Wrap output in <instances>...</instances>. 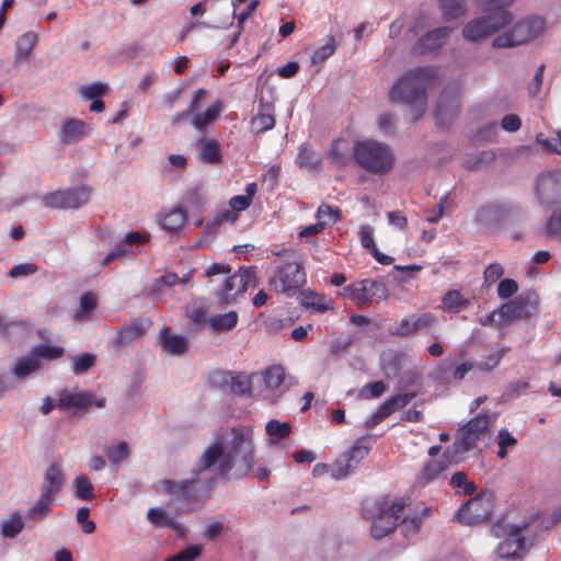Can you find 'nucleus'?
Here are the masks:
<instances>
[{
  "instance_id": "nucleus-27",
  "label": "nucleus",
  "mask_w": 561,
  "mask_h": 561,
  "mask_svg": "<svg viewBox=\"0 0 561 561\" xmlns=\"http://www.w3.org/2000/svg\"><path fill=\"white\" fill-rule=\"evenodd\" d=\"M219 377L222 382L230 385V390L237 394H249L252 391V381L244 374H232L231 371H217L214 378Z\"/></svg>"
},
{
  "instance_id": "nucleus-8",
  "label": "nucleus",
  "mask_w": 561,
  "mask_h": 561,
  "mask_svg": "<svg viewBox=\"0 0 561 561\" xmlns=\"http://www.w3.org/2000/svg\"><path fill=\"white\" fill-rule=\"evenodd\" d=\"M543 30V19L529 16L514 24V26L504 34L497 35L493 39V46L504 48L523 45L537 38Z\"/></svg>"
},
{
  "instance_id": "nucleus-20",
  "label": "nucleus",
  "mask_w": 561,
  "mask_h": 561,
  "mask_svg": "<svg viewBox=\"0 0 561 561\" xmlns=\"http://www.w3.org/2000/svg\"><path fill=\"white\" fill-rule=\"evenodd\" d=\"M199 484L201 482L195 478L181 481L164 479L161 482L163 491L175 502L198 501Z\"/></svg>"
},
{
  "instance_id": "nucleus-10",
  "label": "nucleus",
  "mask_w": 561,
  "mask_h": 561,
  "mask_svg": "<svg viewBox=\"0 0 561 561\" xmlns=\"http://www.w3.org/2000/svg\"><path fill=\"white\" fill-rule=\"evenodd\" d=\"M91 194V187L81 184L49 192L42 197V203L47 208L78 209L90 201Z\"/></svg>"
},
{
  "instance_id": "nucleus-63",
  "label": "nucleus",
  "mask_w": 561,
  "mask_h": 561,
  "mask_svg": "<svg viewBox=\"0 0 561 561\" xmlns=\"http://www.w3.org/2000/svg\"><path fill=\"white\" fill-rule=\"evenodd\" d=\"M517 290V283L511 278L502 279L497 285V295L502 299L512 297Z\"/></svg>"
},
{
  "instance_id": "nucleus-1",
  "label": "nucleus",
  "mask_w": 561,
  "mask_h": 561,
  "mask_svg": "<svg viewBox=\"0 0 561 561\" xmlns=\"http://www.w3.org/2000/svg\"><path fill=\"white\" fill-rule=\"evenodd\" d=\"M233 437L227 449L221 442L211 443L202 454L195 474L216 467L218 477H226L234 467L237 474L247 476L255 465L253 432L250 428H233Z\"/></svg>"
},
{
  "instance_id": "nucleus-19",
  "label": "nucleus",
  "mask_w": 561,
  "mask_h": 561,
  "mask_svg": "<svg viewBox=\"0 0 561 561\" xmlns=\"http://www.w3.org/2000/svg\"><path fill=\"white\" fill-rule=\"evenodd\" d=\"M438 323V318L432 312L411 314L403 318L391 331L392 335L407 337L423 331H428Z\"/></svg>"
},
{
  "instance_id": "nucleus-11",
  "label": "nucleus",
  "mask_w": 561,
  "mask_h": 561,
  "mask_svg": "<svg viewBox=\"0 0 561 561\" xmlns=\"http://www.w3.org/2000/svg\"><path fill=\"white\" fill-rule=\"evenodd\" d=\"M370 449L371 442L368 436L356 439L353 446L334 461L332 478L340 480L347 477L368 456Z\"/></svg>"
},
{
  "instance_id": "nucleus-55",
  "label": "nucleus",
  "mask_w": 561,
  "mask_h": 561,
  "mask_svg": "<svg viewBox=\"0 0 561 561\" xmlns=\"http://www.w3.org/2000/svg\"><path fill=\"white\" fill-rule=\"evenodd\" d=\"M108 90L110 88L106 83L93 82L91 84L81 87L80 94L82 98L87 100H96L105 95L108 92Z\"/></svg>"
},
{
  "instance_id": "nucleus-4",
  "label": "nucleus",
  "mask_w": 561,
  "mask_h": 561,
  "mask_svg": "<svg viewBox=\"0 0 561 561\" xmlns=\"http://www.w3.org/2000/svg\"><path fill=\"white\" fill-rule=\"evenodd\" d=\"M355 162L365 171L375 175L388 174L394 164V156L387 144L365 139L353 146Z\"/></svg>"
},
{
  "instance_id": "nucleus-2",
  "label": "nucleus",
  "mask_w": 561,
  "mask_h": 561,
  "mask_svg": "<svg viewBox=\"0 0 561 561\" xmlns=\"http://www.w3.org/2000/svg\"><path fill=\"white\" fill-rule=\"evenodd\" d=\"M436 70L432 67H420L407 72L391 88L389 99L411 107V122L421 118L426 110V90L434 83Z\"/></svg>"
},
{
  "instance_id": "nucleus-58",
  "label": "nucleus",
  "mask_w": 561,
  "mask_h": 561,
  "mask_svg": "<svg viewBox=\"0 0 561 561\" xmlns=\"http://www.w3.org/2000/svg\"><path fill=\"white\" fill-rule=\"evenodd\" d=\"M335 39L333 36H330L327 44L313 51L311 56L312 64H322L335 53Z\"/></svg>"
},
{
  "instance_id": "nucleus-41",
  "label": "nucleus",
  "mask_w": 561,
  "mask_h": 561,
  "mask_svg": "<svg viewBox=\"0 0 561 561\" xmlns=\"http://www.w3.org/2000/svg\"><path fill=\"white\" fill-rule=\"evenodd\" d=\"M39 368H41V363L33 355V352H31L30 356L20 358L15 363V365L12 369V373L16 378L21 379V378H25L26 376L36 371Z\"/></svg>"
},
{
  "instance_id": "nucleus-40",
  "label": "nucleus",
  "mask_w": 561,
  "mask_h": 561,
  "mask_svg": "<svg viewBox=\"0 0 561 561\" xmlns=\"http://www.w3.org/2000/svg\"><path fill=\"white\" fill-rule=\"evenodd\" d=\"M24 528V522L19 513L11 514L0 525L1 535L4 538H15Z\"/></svg>"
},
{
  "instance_id": "nucleus-52",
  "label": "nucleus",
  "mask_w": 561,
  "mask_h": 561,
  "mask_svg": "<svg viewBox=\"0 0 561 561\" xmlns=\"http://www.w3.org/2000/svg\"><path fill=\"white\" fill-rule=\"evenodd\" d=\"M105 454L113 465H118L129 456V448L126 442H119L116 446H111L105 449Z\"/></svg>"
},
{
  "instance_id": "nucleus-60",
  "label": "nucleus",
  "mask_w": 561,
  "mask_h": 561,
  "mask_svg": "<svg viewBox=\"0 0 561 561\" xmlns=\"http://www.w3.org/2000/svg\"><path fill=\"white\" fill-rule=\"evenodd\" d=\"M38 271V266L32 262H24L13 265L8 272V276L11 278H19L22 276H30Z\"/></svg>"
},
{
  "instance_id": "nucleus-3",
  "label": "nucleus",
  "mask_w": 561,
  "mask_h": 561,
  "mask_svg": "<svg viewBox=\"0 0 561 561\" xmlns=\"http://www.w3.org/2000/svg\"><path fill=\"white\" fill-rule=\"evenodd\" d=\"M407 505L404 499L397 502H391L389 497L365 501L362 505V516L371 522V536L380 539L394 530Z\"/></svg>"
},
{
  "instance_id": "nucleus-23",
  "label": "nucleus",
  "mask_w": 561,
  "mask_h": 561,
  "mask_svg": "<svg viewBox=\"0 0 561 561\" xmlns=\"http://www.w3.org/2000/svg\"><path fill=\"white\" fill-rule=\"evenodd\" d=\"M64 484L65 476L62 469L58 463L54 462L47 468L44 474L41 494L54 500L64 488Z\"/></svg>"
},
{
  "instance_id": "nucleus-43",
  "label": "nucleus",
  "mask_w": 561,
  "mask_h": 561,
  "mask_svg": "<svg viewBox=\"0 0 561 561\" xmlns=\"http://www.w3.org/2000/svg\"><path fill=\"white\" fill-rule=\"evenodd\" d=\"M53 507L54 500L41 494L39 499L27 511V518L32 520H41L51 512Z\"/></svg>"
},
{
  "instance_id": "nucleus-6",
  "label": "nucleus",
  "mask_w": 561,
  "mask_h": 561,
  "mask_svg": "<svg viewBox=\"0 0 561 561\" xmlns=\"http://www.w3.org/2000/svg\"><path fill=\"white\" fill-rule=\"evenodd\" d=\"M526 525H514L507 517L500 518L491 527V534L496 538H504L496 547V554L503 559H518L527 550L526 540L522 531Z\"/></svg>"
},
{
  "instance_id": "nucleus-32",
  "label": "nucleus",
  "mask_w": 561,
  "mask_h": 561,
  "mask_svg": "<svg viewBox=\"0 0 561 561\" xmlns=\"http://www.w3.org/2000/svg\"><path fill=\"white\" fill-rule=\"evenodd\" d=\"M447 463L444 460L434 459L427 461L420 473L417 474L416 482L420 485H426L430 482L439 478V476L446 470Z\"/></svg>"
},
{
  "instance_id": "nucleus-35",
  "label": "nucleus",
  "mask_w": 561,
  "mask_h": 561,
  "mask_svg": "<svg viewBox=\"0 0 561 561\" xmlns=\"http://www.w3.org/2000/svg\"><path fill=\"white\" fill-rule=\"evenodd\" d=\"M38 42L36 33L26 32L22 34L15 44V59L16 62H22L28 59L33 48Z\"/></svg>"
},
{
  "instance_id": "nucleus-12",
  "label": "nucleus",
  "mask_w": 561,
  "mask_h": 561,
  "mask_svg": "<svg viewBox=\"0 0 561 561\" xmlns=\"http://www.w3.org/2000/svg\"><path fill=\"white\" fill-rule=\"evenodd\" d=\"M343 295L362 307L373 301L385 300L389 294L382 282L366 278L345 286Z\"/></svg>"
},
{
  "instance_id": "nucleus-44",
  "label": "nucleus",
  "mask_w": 561,
  "mask_h": 561,
  "mask_svg": "<svg viewBox=\"0 0 561 561\" xmlns=\"http://www.w3.org/2000/svg\"><path fill=\"white\" fill-rule=\"evenodd\" d=\"M439 7L443 13V18L446 21L458 19L465 14L466 5L465 0H438Z\"/></svg>"
},
{
  "instance_id": "nucleus-25",
  "label": "nucleus",
  "mask_w": 561,
  "mask_h": 561,
  "mask_svg": "<svg viewBox=\"0 0 561 561\" xmlns=\"http://www.w3.org/2000/svg\"><path fill=\"white\" fill-rule=\"evenodd\" d=\"M222 111V102L214 101L204 112L193 113L191 125L198 131H205L207 126L214 124L220 116Z\"/></svg>"
},
{
  "instance_id": "nucleus-31",
  "label": "nucleus",
  "mask_w": 561,
  "mask_h": 561,
  "mask_svg": "<svg viewBox=\"0 0 561 561\" xmlns=\"http://www.w3.org/2000/svg\"><path fill=\"white\" fill-rule=\"evenodd\" d=\"M239 321L237 311H229L226 313L215 314L208 319V327L211 331L221 333L234 329Z\"/></svg>"
},
{
  "instance_id": "nucleus-51",
  "label": "nucleus",
  "mask_w": 561,
  "mask_h": 561,
  "mask_svg": "<svg viewBox=\"0 0 561 561\" xmlns=\"http://www.w3.org/2000/svg\"><path fill=\"white\" fill-rule=\"evenodd\" d=\"M450 484L454 489H463L465 495H472L477 491V485L472 481H468L467 474L463 471H457L451 476Z\"/></svg>"
},
{
  "instance_id": "nucleus-7",
  "label": "nucleus",
  "mask_w": 561,
  "mask_h": 561,
  "mask_svg": "<svg viewBox=\"0 0 561 561\" xmlns=\"http://www.w3.org/2000/svg\"><path fill=\"white\" fill-rule=\"evenodd\" d=\"M254 267H240L233 274H229L222 282L220 288L215 293L218 305L229 306L236 304L239 296L243 295L248 287H255Z\"/></svg>"
},
{
  "instance_id": "nucleus-34",
  "label": "nucleus",
  "mask_w": 561,
  "mask_h": 561,
  "mask_svg": "<svg viewBox=\"0 0 561 561\" xmlns=\"http://www.w3.org/2000/svg\"><path fill=\"white\" fill-rule=\"evenodd\" d=\"M431 514V508L425 507L421 514L408 515L400 523V531L405 538L414 537L423 523V519Z\"/></svg>"
},
{
  "instance_id": "nucleus-54",
  "label": "nucleus",
  "mask_w": 561,
  "mask_h": 561,
  "mask_svg": "<svg viewBox=\"0 0 561 561\" xmlns=\"http://www.w3.org/2000/svg\"><path fill=\"white\" fill-rule=\"evenodd\" d=\"M265 432L271 437L284 439L289 436L291 427L289 423H280L277 420H271L266 423Z\"/></svg>"
},
{
  "instance_id": "nucleus-18",
  "label": "nucleus",
  "mask_w": 561,
  "mask_h": 561,
  "mask_svg": "<svg viewBox=\"0 0 561 561\" xmlns=\"http://www.w3.org/2000/svg\"><path fill=\"white\" fill-rule=\"evenodd\" d=\"M417 391H408L389 397L379 408L366 420L365 427L371 430L397 410L405 408L415 397Z\"/></svg>"
},
{
  "instance_id": "nucleus-33",
  "label": "nucleus",
  "mask_w": 561,
  "mask_h": 561,
  "mask_svg": "<svg viewBox=\"0 0 561 561\" xmlns=\"http://www.w3.org/2000/svg\"><path fill=\"white\" fill-rule=\"evenodd\" d=\"M147 519L154 527H167L176 530L180 534L182 533V526L162 508H149L147 512Z\"/></svg>"
},
{
  "instance_id": "nucleus-29",
  "label": "nucleus",
  "mask_w": 561,
  "mask_h": 561,
  "mask_svg": "<svg viewBox=\"0 0 561 561\" xmlns=\"http://www.w3.org/2000/svg\"><path fill=\"white\" fill-rule=\"evenodd\" d=\"M160 339L162 350L171 355H182L186 352V339L179 334H173L169 327H163L160 330Z\"/></svg>"
},
{
  "instance_id": "nucleus-46",
  "label": "nucleus",
  "mask_w": 561,
  "mask_h": 561,
  "mask_svg": "<svg viewBox=\"0 0 561 561\" xmlns=\"http://www.w3.org/2000/svg\"><path fill=\"white\" fill-rule=\"evenodd\" d=\"M32 352L38 362L41 358L54 360L60 358L65 354V348L58 345L38 344L33 347Z\"/></svg>"
},
{
  "instance_id": "nucleus-13",
  "label": "nucleus",
  "mask_w": 561,
  "mask_h": 561,
  "mask_svg": "<svg viewBox=\"0 0 561 561\" xmlns=\"http://www.w3.org/2000/svg\"><path fill=\"white\" fill-rule=\"evenodd\" d=\"M493 510V495L480 492L469 499L457 512V519L465 525H477L491 517Z\"/></svg>"
},
{
  "instance_id": "nucleus-48",
  "label": "nucleus",
  "mask_w": 561,
  "mask_h": 561,
  "mask_svg": "<svg viewBox=\"0 0 561 561\" xmlns=\"http://www.w3.org/2000/svg\"><path fill=\"white\" fill-rule=\"evenodd\" d=\"M341 210L329 204L322 203L317 210V222H324V227L334 225L341 218Z\"/></svg>"
},
{
  "instance_id": "nucleus-30",
  "label": "nucleus",
  "mask_w": 561,
  "mask_h": 561,
  "mask_svg": "<svg viewBox=\"0 0 561 561\" xmlns=\"http://www.w3.org/2000/svg\"><path fill=\"white\" fill-rule=\"evenodd\" d=\"M353 146L350 140L344 138H339L333 140L329 157L331 158L332 162L336 164L339 168L346 167L350 153H353Z\"/></svg>"
},
{
  "instance_id": "nucleus-39",
  "label": "nucleus",
  "mask_w": 561,
  "mask_h": 561,
  "mask_svg": "<svg viewBox=\"0 0 561 561\" xmlns=\"http://www.w3.org/2000/svg\"><path fill=\"white\" fill-rule=\"evenodd\" d=\"M257 191L256 183L252 182L245 186V195H237L230 198V209L239 215L240 211L245 210L252 203V199Z\"/></svg>"
},
{
  "instance_id": "nucleus-47",
  "label": "nucleus",
  "mask_w": 561,
  "mask_h": 561,
  "mask_svg": "<svg viewBox=\"0 0 561 561\" xmlns=\"http://www.w3.org/2000/svg\"><path fill=\"white\" fill-rule=\"evenodd\" d=\"M263 379L266 388L275 390L280 387L285 380V369L280 365L268 367L263 373Z\"/></svg>"
},
{
  "instance_id": "nucleus-17",
  "label": "nucleus",
  "mask_w": 561,
  "mask_h": 561,
  "mask_svg": "<svg viewBox=\"0 0 561 561\" xmlns=\"http://www.w3.org/2000/svg\"><path fill=\"white\" fill-rule=\"evenodd\" d=\"M461 93L460 85L457 83L448 85L440 94L437 107L434 113L436 124L447 125L459 112Z\"/></svg>"
},
{
  "instance_id": "nucleus-53",
  "label": "nucleus",
  "mask_w": 561,
  "mask_h": 561,
  "mask_svg": "<svg viewBox=\"0 0 561 561\" xmlns=\"http://www.w3.org/2000/svg\"><path fill=\"white\" fill-rule=\"evenodd\" d=\"M305 306L317 312H325L331 309L330 301L327 297L314 293H309L305 296Z\"/></svg>"
},
{
  "instance_id": "nucleus-26",
  "label": "nucleus",
  "mask_w": 561,
  "mask_h": 561,
  "mask_svg": "<svg viewBox=\"0 0 561 561\" xmlns=\"http://www.w3.org/2000/svg\"><path fill=\"white\" fill-rule=\"evenodd\" d=\"M88 134L87 125L79 118L67 119L60 129V140L65 145L76 144Z\"/></svg>"
},
{
  "instance_id": "nucleus-61",
  "label": "nucleus",
  "mask_w": 561,
  "mask_h": 561,
  "mask_svg": "<svg viewBox=\"0 0 561 561\" xmlns=\"http://www.w3.org/2000/svg\"><path fill=\"white\" fill-rule=\"evenodd\" d=\"M387 388H388V386L382 380L368 382L362 389V396H364L366 398L376 399V398L381 397L383 394V392L387 390Z\"/></svg>"
},
{
  "instance_id": "nucleus-36",
  "label": "nucleus",
  "mask_w": 561,
  "mask_h": 561,
  "mask_svg": "<svg viewBox=\"0 0 561 561\" xmlns=\"http://www.w3.org/2000/svg\"><path fill=\"white\" fill-rule=\"evenodd\" d=\"M296 163L301 169L317 171L321 169V159L310 145L304 144L298 152Z\"/></svg>"
},
{
  "instance_id": "nucleus-16",
  "label": "nucleus",
  "mask_w": 561,
  "mask_h": 561,
  "mask_svg": "<svg viewBox=\"0 0 561 561\" xmlns=\"http://www.w3.org/2000/svg\"><path fill=\"white\" fill-rule=\"evenodd\" d=\"M489 415L480 413L460 428V436L454 443L457 453L470 450L489 427Z\"/></svg>"
},
{
  "instance_id": "nucleus-42",
  "label": "nucleus",
  "mask_w": 561,
  "mask_h": 561,
  "mask_svg": "<svg viewBox=\"0 0 561 561\" xmlns=\"http://www.w3.org/2000/svg\"><path fill=\"white\" fill-rule=\"evenodd\" d=\"M239 219V215L231 209H220L213 214L206 222V229L215 231L224 224H234Z\"/></svg>"
},
{
  "instance_id": "nucleus-64",
  "label": "nucleus",
  "mask_w": 561,
  "mask_h": 561,
  "mask_svg": "<svg viewBox=\"0 0 561 561\" xmlns=\"http://www.w3.org/2000/svg\"><path fill=\"white\" fill-rule=\"evenodd\" d=\"M546 231L549 236L561 237V208L552 213L546 224Z\"/></svg>"
},
{
  "instance_id": "nucleus-56",
  "label": "nucleus",
  "mask_w": 561,
  "mask_h": 561,
  "mask_svg": "<svg viewBox=\"0 0 561 561\" xmlns=\"http://www.w3.org/2000/svg\"><path fill=\"white\" fill-rule=\"evenodd\" d=\"M517 444V439L510 433L507 428H501L499 431V450L497 457L505 459L507 457V449Z\"/></svg>"
},
{
  "instance_id": "nucleus-21",
  "label": "nucleus",
  "mask_w": 561,
  "mask_h": 561,
  "mask_svg": "<svg viewBox=\"0 0 561 561\" xmlns=\"http://www.w3.org/2000/svg\"><path fill=\"white\" fill-rule=\"evenodd\" d=\"M453 32L451 27L443 26L424 34L413 46V51L419 55L430 54L440 48Z\"/></svg>"
},
{
  "instance_id": "nucleus-38",
  "label": "nucleus",
  "mask_w": 561,
  "mask_h": 561,
  "mask_svg": "<svg viewBox=\"0 0 561 561\" xmlns=\"http://www.w3.org/2000/svg\"><path fill=\"white\" fill-rule=\"evenodd\" d=\"M186 221V213L182 208H174L165 214L161 227L172 233L179 232Z\"/></svg>"
},
{
  "instance_id": "nucleus-22",
  "label": "nucleus",
  "mask_w": 561,
  "mask_h": 561,
  "mask_svg": "<svg viewBox=\"0 0 561 561\" xmlns=\"http://www.w3.org/2000/svg\"><path fill=\"white\" fill-rule=\"evenodd\" d=\"M92 404H95L98 408H103L105 405V399L101 398L95 400L94 394L88 391L67 393L59 397L57 407L62 410L70 408L84 410Z\"/></svg>"
},
{
  "instance_id": "nucleus-59",
  "label": "nucleus",
  "mask_w": 561,
  "mask_h": 561,
  "mask_svg": "<svg viewBox=\"0 0 561 561\" xmlns=\"http://www.w3.org/2000/svg\"><path fill=\"white\" fill-rule=\"evenodd\" d=\"M504 274V270L500 263L488 265L483 272V286L490 287L496 283Z\"/></svg>"
},
{
  "instance_id": "nucleus-24",
  "label": "nucleus",
  "mask_w": 561,
  "mask_h": 561,
  "mask_svg": "<svg viewBox=\"0 0 561 561\" xmlns=\"http://www.w3.org/2000/svg\"><path fill=\"white\" fill-rule=\"evenodd\" d=\"M197 158L205 164H218L222 160L221 147L214 138H199L196 141Z\"/></svg>"
},
{
  "instance_id": "nucleus-49",
  "label": "nucleus",
  "mask_w": 561,
  "mask_h": 561,
  "mask_svg": "<svg viewBox=\"0 0 561 561\" xmlns=\"http://www.w3.org/2000/svg\"><path fill=\"white\" fill-rule=\"evenodd\" d=\"M71 369L76 375H82L96 363V356L92 353H83L71 357Z\"/></svg>"
},
{
  "instance_id": "nucleus-50",
  "label": "nucleus",
  "mask_w": 561,
  "mask_h": 561,
  "mask_svg": "<svg viewBox=\"0 0 561 561\" xmlns=\"http://www.w3.org/2000/svg\"><path fill=\"white\" fill-rule=\"evenodd\" d=\"M508 351H510V347H502L497 352L489 354L483 359L476 363V368L481 371H484V373L492 371L494 368H496L500 365L502 358L505 356V354Z\"/></svg>"
},
{
  "instance_id": "nucleus-62",
  "label": "nucleus",
  "mask_w": 561,
  "mask_h": 561,
  "mask_svg": "<svg viewBox=\"0 0 561 561\" xmlns=\"http://www.w3.org/2000/svg\"><path fill=\"white\" fill-rule=\"evenodd\" d=\"M202 553L199 545H192L169 559V561H194Z\"/></svg>"
},
{
  "instance_id": "nucleus-14",
  "label": "nucleus",
  "mask_w": 561,
  "mask_h": 561,
  "mask_svg": "<svg viewBox=\"0 0 561 561\" xmlns=\"http://www.w3.org/2000/svg\"><path fill=\"white\" fill-rule=\"evenodd\" d=\"M539 306V297L536 293H523L499 308L501 317L500 325L514 320L529 319Z\"/></svg>"
},
{
  "instance_id": "nucleus-57",
  "label": "nucleus",
  "mask_w": 561,
  "mask_h": 561,
  "mask_svg": "<svg viewBox=\"0 0 561 561\" xmlns=\"http://www.w3.org/2000/svg\"><path fill=\"white\" fill-rule=\"evenodd\" d=\"M208 95V92L207 90L205 89H198L194 92L193 94V98L191 100V103L190 105L187 106V108L185 111H183L182 113L178 114L174 118H173V124L176 125L179 124L182 119H184L185 117L187 116H193V113L196 112L197 110V104L198 102L202 100V99H205L206 96Z\"/></svg>"
},
{
  "instance_id": "nucleus-15",
  "label": "nucleus",
  "mask_w": 561,
  "mask_h": 561,
  "mask_svg": "<svg viewBox=\"0 0 561 561\" xmlns=\"http://www.w3.org/2000/svg\"><path fill=\"white\" fill-rule=\"evenodd\" d=\"M535 194L546 207L561 205V171H547L536 179Z\"/></svg>"
},
{
  "instance_id": "nucleus-37",
  "label": "nucleus",
  "mask_w": 561,
  "mask_h": 561,
  "mask_svg": "<svg viewBox=\"0 0 561 561\" xmlns=\"http://www.w3.org/2000/svg\"><path fill=\"white\" fill-rule=\"evenodd\" d=\"M442 305L445 310L458 313L470 306L468 298L463 297L459 290H448L442 298Z\"/></svg>"
},
{
  "instance_id": "nucleus-9",
  "label": "nucleus",
  "mask_w": 561,
  "mask_h": 561,
  "mask_svg": "<svg viewBox=\"0 0 561 561\" xmlns=\"http://www.w3.org/2000/svg\"><path fill=\"white\" fill-rule=\"evenodd\" d=\"M485 12L486 15L471 20L463 26L462 36L466 41L479 42L506 26L512 20L507 10Z\"/></svg>"
},
{
  "instance_id": "nucleus-28",
  "label": "nucleus",
  "mask_w": 561,
  "mask_h": 561,
  "mask_svg": "<svg viewBox=\"0 0 561 561\" xmlns=\"http://www.w3.org/2000/svg\"><path fill=\"white\" fill-rule=\"evenodd\" d=\"M275 108L271 103H260L257 114L251 121L252 130L256 134L265 133L275 126Z\"/></svg>"
},
{
  "instance_id": "nucleus-45",
  "label": "nucleus",
  "mask_w": 561,
  "mask_h": 561,
  "mask_svg": "<svg viewBox=\"0 0 561 561\" xmlns=\"http://www.w3.org/2000/svg\"><path fill=\"white\" fill-rule=\"evenodd\" d=\"M75 497L81 501H92L94 499V486L84 474L78 476L73 480Z\"/></svg>"
},
{
  "instance_id": "nucleus-5",
  "label": "nucleus",
  "mask_w": 561,
  "mask_h": 561,
  "mask_svg": "<svg viewBox=\"0 0 561 561\" xmlns=\"http://www.w3.org/2000/svg\"><path fill=\"white\" fill-rule=\"evenodd\" d=\"M282 255L289 261L278 266L270 277L268 285L272 290L287 296H294L306 283V273L302 262L298 260L291 249L284 250Z\"/></svg>"
}]
</instances>
